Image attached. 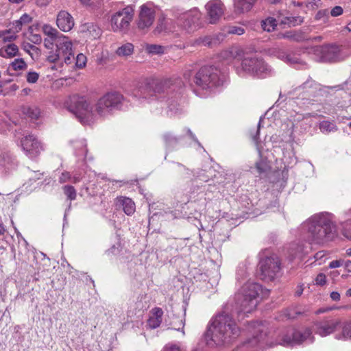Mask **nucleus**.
Wrapping results in <instances>:
<instances>
[{"mask_svg": "<svg viewBox=\"0 0 351 351\" xmlns=\"http://www.w3.org/2000/svg\"><path fill=\"white\" fill-rule=\"evenodd\" d=\"M123 96L116 91L108 92L97 99L94 104L84 96L73 95L67 102L68 110L83 124H90L98 118L105 119L119 110Z\"/></svg>", "mask_w": 351, "mask_h": 351, "instance_id": "1", "label": "nucleus"}, {"mask_svg": "<svg viewBox=\"0 0 351 351\" xmlns=\"http://www.w3.org/2000/svg\"><path fill=\"white\" fill-rule=\"evenodd\" d=\"M240 334V329L231 315L226 312L217 315L206 333V338L215 344L222 346L230 343Z\"/></svg>", "mask_w": 351, "mask_h": 351, "instance_id": "2", "label": "nucleus"}, {"mask_svg": "<svg viewBox=\"0 0 351 351\" xmlns=\"http://www.w3.org/2000/svg\"><path fill=\"white\" fill-rule=\"evenodd\" d=\"M304 227L308 237L315 243L332 240L337 234L336 226L329 215H315L305 222Z\"/></svg>", "mask_w": 351, "mask_h": 351, "instance_id": "3", "label": "nucleus"}, {"mask_svg": "<svg viewBox=\"0 0 351 351\" xmlns=\"http://www.w3.org/2000/svg\"><path fill=\"white\" fill-rule=\"evenodd\" d=\"M262 287L254 282H247L236 295L237 304L239 308L238 313H249L254 311L258 302Z\"/></svg>", "mask_w": 351, "mask_h": 351, "instance_id": "4", "label": "nucleus"}, {"mask_svg": "<svg viewBox=\"0 0 351 351\" xmlns=\"http://www.w3.org/2000/svg\"><path fill=\"white\" fill-rule=\"evenodd\" d=\"M225 76L215 66H205L195 74V84L202 90H211L223 85Z\"/></svg>", "mask_w": 351, "mask_h": 351, "instance_id": "5", "label": "nucleus"}, {"mask_svg": "<svg viewBox=\"0 0 351 351\" xmlns=\"http://www.w3.org/2000/svg\"><path fill=\"white\" fill-rule=\"evenodd\" d=\"M74 59L73 43L64 35L58 38L56 49L49 51L47 58V60L51 63L63 60L66 64L72 63Z\"/></svg>", "mask_w": 351, "mask_h": 351, "instance_id": "6", "label": "nucleus"}, {"mask_svg": "<svg viewBox=\"0 0 351 351\" xmlns=\"http://www.w3.org/2000/svg\"><path fill=\"white\" fill-rule=\"evenodd\" d=\"M170 85L169 80L149 79L139 86L135 95L145 99H158L170 88Z\"/></svg>", "mask_w": 351, "mask_h": 351, "instance_id": "7", "label": "nucleus"}, {"mask_svg": "<svg viewBox=\"0 0 351 351\" xmlns=\"http://www.w3.org/2000/svg\"><path fill=\"white\" fill-rule=\"evenodd\" d=\"M241 66L243 71L261 78L266 77L272 72L263 59L256 56L244 57Z\"/></svg>", "mask_w": 351, "mask_h": 351, "instance_id": "8", "label": "nucleus"}, {"mask_svg": "<svg viewBox=\"0 0 351 351\" xmlns=\"http://www.w3.org/2000/svg\"><path fill=\"white\" fill-rule=\"evenodd\" d=\"M134 10L132 6H126L114 12L110 18V25L113 32L127 34L133 20Z\"/></svg>", "mask_w": 351, "mask_h": 351, "instance_id": "9", "label": "nucleus"}, {"mask_svg": "<svg viewBox=\"0 0 351 351\" xmlns=\"http://www.w3.org/2000/svg\"><path fill=\"white\" fill-rule=\"evenodd\" d=\"M313 52L322 62L341 61L349 56L343 49L335 45L317 46L314 48Z\"/></svg>", "mask_w": 351, "mask_h": 351, "instance_id": "10", "label": "nucleus"}, {"mask_svg": "<svg viewBox=\"0 0 351 351\" xmlns=\"http://www.w3.org/2000/svg\"><path fill=\"white\" fill-rule=\"evenodd\" d=\"M260 275L263 280L271 281L278 278L280 271V262L276 256L266 257L259 263Z\"/></svg>", "mask_w": 351, "mask_h": 351, "instance_id": "11", "label": "nucleus"}, {"mask_svg": "<svg viewBox=\"0 0 351 351\" xmlns=\"http://www.w3.org/2000/svg\"><path fill=\"white\" fill-rule=\"evenodd\" d=\"M201 16V12L198 10H191L179 16V25L186 32L191 33L199 27Z\"/></svg>", "mask_w": 351, "mask_h": 351, "instance_id": "12", "label": "nucleus"}, {"mask_svg": "<svg viewBox=\"0 0 351 351\" xmlns=\"http://www.w3.org/2000/svg\"><path fill=\"white\" fill-rule=\"evenodd\" d=\"M21 144L25 155L30 159L36 158L44 150L42 143L32 134L24 136Z\"/></svg>", "mask_w": 351, "mask_h": 351, "instance_id": "13", "label": "nucleus"}, {"mask_svg": "<svg viewBox=\"0 0 351 351\" xmlns=\"http://www.w3.org/2000/svg\"><path fill=\"white\" fill-rule=\"evenodd\" d=\"M155 18L156 11L154 8L147 5H141L136 21L138 29L143 33L147 32L153 25Z\"/></svg>", "mask_w": 351, "mask_h": 351, "instance_id": "14", "label": "nucleus"}, {"mask_svg": "<svg viewBox=\"0 0 351 351\" xmlns=\"http://www.w3.org/2000/svg\"><path fill=\"white\" fill-rule=\"evenodd\" d=\"M225 6L221 0H210L205 5L206 19L210 24H217L224 14Z\"/></svg>", "mask_w": 351, "mask_h": 351, "instance_id": "15", "label": "nucleus"}, {"mask_svg": "<svg viewBox=\"0 0 351 351\" xmlns=\"http://www.w3.org/2000/svg\"><path fill=\"white\" fill-rule=\"evenodd\" d=\"M311 335V331L308 328L304 330H298L295 328H290L283 335L280 344L285 346L300 344L306 341Z\"/></svg>", "mask_w": 351, "mask_h": 351, "instance_id": "16", "label": "nucleus"}, {"mask_svg": "<svg viewBox=\"0 0 351 351\" xmlns=\"http://www.w3.org/2000/svg\"><path fill=\"white\" fill-rule=\"evenodd\" d=\"M340 320L334 318H326L315 324V332L322 337L333 333L340 325Z\"/></svg>", "mask_w": 351, "mask_h": 351, "instance_id": "17", "label": "nucleus"}, {"mask_svg": "<svg viewBox=\"0 0 351 351\" xmlns=\"http://www.w3.org/2000/svg\"><path fill=\"white\" fill-rule=\"evenodd\" d=\"M56 23L62 31L69 32L74 26V20L68 12L61 10L58 14Z\"/></svg>", "mask_w": 351, "mask_h": 351, "instance_id": "18", "label": "nucleus"}, {"mask_svg": "<svg viewBox=\"0 0 351 351\" xmlns=\"http://www.w3.org/2000/svg\"><path fill=\"white\" fill-rule=\"evenodd\" d=\"M17 162L10 153L5 152L0 155V173H8L14 170Z\"/></svg>", "mask_w": 351, "mask_h": 351, "instance_id": "19", "label": "nucleus"}, {"mask_svg": "<svg viewBox=\"0 0 351 351\" xmlns=\"http://www.w3.org/2000/svg\"><path fill=\"white\" fill-rule=\"evenodd\" d=\"M163 311L160 308L156 307L150 311V316L147 320V326L151 329L158 328L162 322Z\"/></svg>", "mask_w": 351, "mask_h": 351, "instance_id": "20", "label": "nucleus"}, {"mask_svg": "<svg viewBox=\"0 0 351 351\" xmlns=\"http://www.w3.org/2000/svg\"><path fill=\"white\" fill-rule=\"evenodd\" d=\"M19 48L15 44H8L0 49V56L4 58H12L18 55Z\"/></svg>", "mask_w": 351, "mask_h": 351, "instance_id": "21", "label": "nucleus"}, {"mask_svg": "<svg viewBox=\"0 0 351 351\" xmlns=\"http://www.w3.org/2000/svg\"><path fill=\"white\" fill-rule=\"evenodd\" d=\"M256 0H234V8L237 12H248Z\"/></svg>", "mask_w": 351, "mask_h": 351, "instance_id": "22", "label": "nucleus"}, {"mask_svg": "<svg viewBox=\"0 0 351 351\" xmlns=\"http://www.w3.org/2000/svg\"><path fill=\"white\" fill-rule=\"evenodd\" d=\"M23 115L31 120H36L40 114V110L35 106H23L21 108Z\"/></svg>", "mask_w": 351, "mask_h": 351, "instance_id": "23", "label": "nucleus"}, {"mask_svg": "<svg viewBox=\"0 0 351 351\" xmlns=\"http://www.w3.org/2000/svg\"><path fill=\"white\" fill-rule=\"evenodd\" d=\"M119 202L122 205L124 213L128 215H131L135 212L136 206L132 199L128 197H120Z\"/></svg>", "mask_w": 351, "mask_h": 351, "instance_id": "24", "label": "nucleus"}, {"mask_svg": "<svg viewBox=\"0 0 351 351\" xmlns=\"http://www.w3.org/2000/svg\"><path fill=\"white\" fill-rule=\"evenodd\" d=\"M223 37L224 36L223 34H219L215 37L205 36L204 38H200L198 40V42L204 46L213 47L218 44L220 40H222Z\"/></svg>", "mask_w": 351, "mask_h": 351, "instance_id": "25", "label": "nucleus"}, {"mask_svg": "<svg viewBox=\"0 0 351 351\" xmlns=\"http://www.w3.org/2000/svg\"><path fill=\"white\" fill-rule=\"evenodd\" d=\"M134 52V45L130 43H127L119 47L116 53L121 57H128L132 55Z\"/></svg>", "mask_w": 351, "mask_h": 351, "instance_id": "26", "label": "nucleus"}, {"mask_svg": "<svg viewBox=\"0 0 351 351\" xmlns=\"http://www.w3.org/2000/svg\"><path fill=\"white\" fill-rule=\"evenodd\" d=\"M319 128L321 132L324 134L336 132L338 130V128L335 123L325 120L319 123Z\"/></svg>", "mask_w": 351, "mask_h": 351, "instance_id": "27", "label": "nucleus"}, {"mask_svg": "<svg viewBox=\"0 0 351 351\" xmlns=\"http://www.w3.org/2000/svg\"><path fill=\"white\" fill-rule=\"evenodd\" d=\"M84 31L90 37L94 39L99 38L101 34V29L97 25L93 23L87 24L86 25V30Z\"/></svg>", "mask_w": 351, "mask_h": 351, "instance_id": "28", "label": "nucleus"}, {"mask_svg": "<svg viewBox=\"0 0 351 351\" xmlns=\"http://www.w3.org/2000/svg\"><path fill=\"white\" fill-rule=\"evenodd\" d=\"M43 31L47 37L56 38L64 35L60 33L56 28L47 24L43 26Z\"/></svg>", "mask_w": 351, "mask_h": 351, "instance_id": "29", "label": "nucleus"}, {"mask_svg": "<svg viewBox=\"0 0 351 351\" xmlns=\"http://www.w3.org/2000/svg\"><path fill=\"white\" fill-rule=\"evenodd\" d=\"M145 50L151 54H162L165 51V47L160 45H147Z\"/></svg>", "mask_w": 351, "mask_h": 351, "instance_id": "30", "label": "nucleus"}, {"mask_svg": "<svg viewBox=\"0 0 351 351\" xmlns=\"http://www.w3.org/2000/svg\"><path fill=\"white\" fill-rule=\"evenodd\" d=\"M63 192L67 198L71 201L75 200L77 197V192L75 188L71 185H65L62 187Z\"/></svg>", "mask_w": 351, "mask_h": 351, "instance_id": "31", "label": "nucleus"}, {"mask_svg": "<svg viewBox=\"0 0 351 351\" xmlns=\"http://www.w3.org/2000/svg\"><path fill=\"white\" fill-rule=\"evenodd\" d=\"M276 21L274 18H268L262 21V27L265 31L271 32L276 26Z\"/></svg>", "mask_w": 351, "mask_h": 351, "instance_id": "32", "label": "nucleus"}, {"mask_svg": "<svg viewBox=\"0 0 351 351\" xmlns=\"http://www.w3.org/2000/svg\"><path fill=\"white\" fill-rule=\"evenodd\" d=\"M256 167L259 173H265L270 171L271 167L265 160H261L256 163Z\"/></svg>", "mask_w": 351, "mask_h": 351, "instance_id": "33", "label": "nucleus"}, {"mask_svg": "<svg viewBox=\"0 0 351 351\" xmlns=\"http://www.w3.org/2000/svg\"><path fill=\"white\" fill-rule=\"evenodd\" d=\"M338 339H351V322H346L342 326L341 337Z\"/></svg>", "mask_w": 351, "mask_h": 351, "instance_id": "34", "label": "nucleus"}, {"mask_svg": "<svg viewBox=\"0 0 351 351\" xmlns=\"http://www.w3.org/2000/svg\"><path fill=\"white\" fill-rule=\"evenodd\" d=\"M163 138L167 146L169 147H173L178 143V138L170 132L166 133Z\"/></svg>", "mask_w": 351, "mask_h": 351, "instance_id": "35", "label": "nucleus"}, {"mask_svg": "<svg viewBox=\"0 0 351 351\" xmlns=\"http://www.w3.org/2000/svg\"><path fill=\"white\" fill-rule=\"evenodd\" d=\"M11 66L14 71H21L26 68L27 64L22 58L15 59L12 63Z\"/></svg>", "mask_w": 351, "mask_h": 351, "instance_id": "36", "label": "nucleus"}, {"mask_svg": "<svg viewBox=\"0 0 351 351\" xmlns=\"http://www.w3.org/2000/svg\"><path fill=\"white\" fill-rule=\"evenodd\" d=\"M285 23H287L289 26H295L300 25L303 23V18L302 16H289L286 19Z\"/></svg>", "mask_w": 351, "mask_h": 351, "instance_id": "37", "label": "nucleus"}, {"mask_svg": "<svg viewBox=\"0 0 351 351\" xmlns=\"http://www.w3.org/2000/svg\"><path fill=\"white\" fill-rule=\"evenodd\" d=\"M75 66L78 69H82L86 66V57L83 53H79L76 58H75Z\"/></svg>", "mask_w": 351, "mask_h": 351, "instance_id": "38", "label": "nucleus"}, {"mask_svg": "<svg viewBox=\"0 0 351 351\" xmlns=\"http://www.w3.org/2000/svg\"><path fill=\"white\" fill-rule=\"evenodd\" d=\"M43 176V173L39 171H29L28 173L29 181L32 184L34 182L41 180Z\"/></svg>", "mask_w": 351, "mask_h": 351, "instance_id": "39", "label": "nucleus"}, {"mask_svg": "<svg viewBox=\"0 0 351 351\" xmlns=\"http://www.w3.org/2000/svg\"><path fill=\"white\" fill-rule=\"evenodd\" d=\"M328 18L329 12L327 9L319 10L315 15L316 20L323 21V22H326L328 20Z\"/></svg>", "mask_w": 351, "mask_h": 351, "instance_id": "40", "label": "nucleus"}, {"mask_svg": "<svg viewBox=\"0 0 351 351\" xmlns=\"http://www.w3.org/2000/svg\"><path fill=\"white\" fill-rule=\"evenodd\" d=\"M59 37L60 36L56 37V38H51V37L45 38L44 39V46L47 49H49L50 51L55 50L53 49V46L54 45L56 46V41Z\"/></svg>", "mask_w": 351, "mask_h": 351, "instance_id": "41", "label": "nucleus"}, {"mask_svg": "<svg viewBox=\"0 0 351 351\" xmlns=\"http://www.w3.org/2000/svg\"><path fill=\"white\" fill-rule=\"evenodd\" d=\"M38 77H39V75L38 73L32 71V72H29L27 74L26 79L29 83H36L38 81Z\"/></svg>", "mask_w": 351, "mask_h": 351, "instance_id": "42", "label": "nucleus"}, {"mask_svg": "<svg viewBox=\"0 0 351 351\" xmlns=\"http://www.w3.org/2000/svg\"><path fill=\"white\" fill-rule=\"evenodd\" d=\"M320 1L321 0H306L305 5L308 8L315 10L319 7Z\"/></svg>", "mask_w": 351, "mask_h": 351, "instance_id": "43", "label": "nucleus"}, {"mask_svg": "<svg viewBox=\"0 0 351 351\" xmlns=\"http://www.w3.org/2000/svg\"><path fill=\"white\" fill-rule=\"evenodd\" d=\"M228 33L230 34L242 35L244 33V29L240 27L232 26L228 28Z\"/></svg>", "mask_w": 351, "mask_h": 351, "instance_id": "44", "label": "nucleus"}, {"mask_svg": "<svg viewBox=\"0 0 351 351\" xmlns=\"http://www.w3.org/2000/svg\"><path fill=\"white\" fill-rule=\"evenodd\" d=\"M72 176L71 173L68 171H64L61 173L59 178L60 183H64L66 182H70L71 180Z\"/></svg>", "mask_w": 351, "mask_h": 351, "instance_id": "45", "label": "nucleus"}, {"mask_svg": "<svg viewBox=\"0 0 351 351\" xmlns=\"http://www.w3.org/2000/svg\"><path fill=\"white\" fill-rule=\"evenodd\" d=\"M343 8L339 6V5H337V6H335L330 11V15L332 16H334V17H336V16H339L340 15H341L343 14Z\"/></svg>", "mask_w": 351, "mask_h": 351, "instance_id": "46", "label": "nucleus"}, {"mask_svg": "<svg viewBox=\"0 0 351 351\" xmlns=\"http://www.w3.org/2000/svg\"><path fill=\"white\" fill-rule=\"evenodd\" d=\"M326 282V277L325 274L320 273L317 276V277L315 278L316 285H325Z\"/></svg>", "mask_w": 351, "mask_h": 351, "instance_id": "47", "label": "nucleus"}, {"mask_svg": "<svg viewBox=\"0 0 351 351\" xmlns=\"http://www.w3.org/2000/svg\"><path fill=\"white\" fill-rule=\"evenodd\" d=\"M162 351H180V347L176 344H167Z\"/></svg>", "mask_w": 351, "mask_h": 351, "instance_id": "48", "label": "nucleus"}, {"mask_svg": "<svg viewBox=\"0 0 351 351\" xmlns=\"http://www.w3.org/2000/svg\"><path fill=\"white\" fill-rule=\"evenodd\" d=\"M19 20L21 21V22L23 24V25H25V24H28L29 23L32 19V17L27 14H23L21 18L19 19Z\"/></svg>", "mask_w": 351, "mask_h": 351, "instance_id": "49", "label": "nucleus"}, {"mask_svg": "<svg viewBox=\"0 0 351 351\" xmlns=\"http://www.w3.org/2000/svg\"><path fill=\"white\" fill-rule=\"evenodd\" d=\"M286 60L291 64H295L299 62V59L296 57H292L291 54L287 55Z\"/></svg>", "mask_w": 351, "mask_h": 351, "instance_id": "50", "label": "nucleus"}, {"mask_svg": "<svg viewBox=\"0 0 351 351\" xmlns=\"http://www.w3.org/2000/svg\"><path fill=\"white\" fill-rule=\"evenodd\" d=\"M17 38V36L15 34L8 35V36H4L3 38V40L4 43L6 42H11L12 40H16Z\"/></svg>", "mask_w": 351, "mask_h": 351, "instance_id": "51", "label": "nucleus"}, {"mask_svg": "<svg viewBox=\"0 0 351 351\" xmlns=\"http://www.w3.org/2000/svg\"><path fill=\"white\" fill-rule=\"evenodd\" d=\"M341 265V261L335 260V261H332L330 263L329 267L330 268H337V267H339Z\"/></svg>", "mask_w": 351, "mask_h": 351, "instance_id": "52", "label": "nucleus"}, {"mask_svg": "<svg viewBox=\"0 0 351 351\" xmlns=\"http://www.w3.org/2000/svg\"><path fill=\"white\" fill-rule=\"evenodd\" d=\"M51 0H36V3L40 7L47 6Z\"/></svg>", "mask_w": 351, "mask_h": 351, "instance_id": "53", "label": "nucleus"}, {"mask_svg": "<svg viewBox=\"0 0 351 351\" xmlns=\"http://www.w3.org/2000/svg\"><path fill=\"white\" fill-rule=\"evenodd\" d=\"M14 29H15V31L16 32H19V31L21 30L22 29V26L23 25V24L21 22V21L19 19L17 21H16L14 23Z\"/></svg>", "mask_w": 351, "mask_h": 351, "instance_id": "54", "label": "nucleus"}, {"mask_svg": "<svg viewBox=\"0 0 351 351\" xmlns=\"http://www.w3.org/2000/svg\"><path fill=\"white\" fill-rule=\"evenodd\" d=\"M41 36L39 34H33L31 40L34 43H39L41 42Z\"/></svg>", "mask_w": 351, "mask_h": 351, "instance_id": "55", "label": "nucleus"}, {"mask_svg": "<svg viewBox=\"0 0 351 351\" xmlns=\"http://www.w3.org/2000/svg\"><path fill=\"white\" fill-rule=\"evenodd\" d=\"M330 298L333 301H339L340 300V294L337 291H332L330 293Z\"/></svg>", "mask_w": 351, "mask_h": 351, "instance_id": "56", "label": "nucleus"}, {"mask_svg": "<svg viewBox=\"0 0 351 351\" xmlns=\"http://www.w3.org/2000/svg\"><path fill=\"white\" fill-rule=\"evenodd\" d=\"M163 30H165V28L163 27L162 21H159V23L155 29V32L160 33Z\"/></svg>", "mask_w": 351, "mask_h": 351, "instance_id": "57", "label": "nucleus"}, {"mask_svg": "<svg viewBox=\"0 0 351 351\" xmlns=\"http://www.w3.org/2000/svg\"><path fill=\"white\" fill-rule=\"evenodd\" d=\"M344 267L348 272H351V261L348 260L345 261Z\"/></svg>", "mask_w": 351, "mask_h": 351, "instance_id": "58", "label": "nucleus"}, {"mask_svg": "<svg viewBox=\"0 0 351 351\" xmlns=\"http://www.w3.org/2000/svg\"><path fill=\"white\" fill-rule=\"evenodd\" d=\"M283 37L284 38H291V39H293L294 40H297L298 41L299 40V38H296L294 35H291L290 33H286L283 35Z\"/></svg>", "mask_w": 351, "mask_h": 351, "instance_id": "59", "label": "nucleus"}, {"mask_svg": "<svg viewBox=\"0 0 351 351\" xmlns=\"http://www.w3.org/2000/svg\"><path fill=\"white\" fill-rule=\"evenodd\" d=\"M80 180H81V177L80 176L75 175L74 176H72L71 180L70 182H71L74 184H76V183L79 182Z\"/></svg>", "mask_w": 351, "mask_h": 351, "instance_id": "60", "label": "nucleus"}, {"mask_svg": "<svg viewBox=\"0 0 351 351\" xmlns=\"http://www.w3.org/2000/svg\"><path fill=\"white\" fill-rule=\"evenodd\" d=\"M5 232V229L4 226H3L1 219H0V237L3 235Z\"/></svg>", "mask_w": 351, "mask_h": 351, "instance_id": "61", "label": "nucleus"}, {"mask_svg": "<svg viewBox=\"0 0 351 351\" xmlns=\"http://www.w3.org/2000/svg\"><path fill=\"white\" fill-rule=\"evenodd\" d=\"M186 132H187L188 135H189V136H190L193 140L196 141V139H195V137L194 134H193V132L191 131V130H190V129H187V130H186Z\"/></svg>", "mask_w": 351, "mask_h": 351, "instance_id": "62", "label": "nucleus"}, {"mask_svg": "<svg viewBox=\"0 0 351 351\" xmlns=\"http://www.w3.org/2000/svg\"><path fill=\"white\" fill-rule=\"evenodd\" d=\"M258 343V339L256 337H254L252 340H250L248 343L251 344L252 346H255Z\"/></svg>", "mask_w": 351, "mask_h": 351, "instance_id": "63", "label": "nucleus"}, {"mask_svg": "<svg viewBox=\"0 0 351 351\" xmlns=\"http://www.w3.org/2000/svg\"><path fill=\"white\" fill-rule=\"evenodd\" d=\"M302 291H303V289L302 288V287H301V286H300V287H298V289H297V291H296V292H295V294H296L298 296H300V295H302Z\"/></svg>", "mask_w": 351, "mask_h": 351, "instance_id": "64", "label": "nucleus"}]
</instances>
